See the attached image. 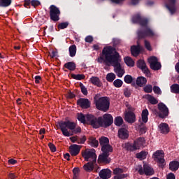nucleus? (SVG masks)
<instances>
[{
	"label": "nucleus",
	"instance_id": "9d476101",
	"mask_svg": "<svg viewBox=\"0 0 179 179\" xmlns=\"http://www.w3.org/2000/svg\"><path fill=\"white\" fill-rule=\"evenodd\" d=\"M94 115H86L85 116L82 113L78 114V121H80L83 124H85V122H89L92 127H93V124H94Z\"/></svg>",
	"mask_w": 179,
	"mask_h": 179
},
{
	"label": "nucleus",
	"instance_id": "3c124183",
	"mask_svg": "<svg viewBox=\"0 0 179 179\" xmlns=\"http://www.w3.org/2000/svg\"><path fill=\"white\" fill-rule=\"evenodd\" d=\"M40 1L38 0H32L31 1V4L32 6H34V8H36V6H38V5H40Z\"/></svg>",
	"mask_w": 179,
	"mask_h": 179
},
{
	"label": "nucleus",
	"instance_id": "052dcab7",
	"mask_svg": "<svg viewBox=\"0 0 179 179\" xmlns=\"http://www.w3.org/2000/svg\"><path fill=\"white\" fill-rule=\"evenodd\" d=\"M17 162V161H16L15 159H10L8 160V163L10 164H16Z\"/></svg>",
	"mask_w": 179,
	"mask_h": 179
},
{
	"label": "nucleus",
	"instance_id": "5701e85b",
	"mask_svg": "<svg viewBox=\"0 0 179 179\" xmlns=\"http://www.w3.org/2000/svg\"><path fill=\"white\" fill-rule=\"evenodd\" d=\"M94 167H96V162H89L86 164L84 165L83 168L85 171H87L88 173H90V171H93L94 169Z\"/></svg>",
	"mask_w": 179,
	"mask_h": 179
},
{
	"label": "nucleus",
	"instance_id": "0e129e2a",
	"mask_svg": "<svg viewBox=\"0 0 179 179\" xmlns=\"http://www.w3.org/2000/svg\"><path fill=\"white\" fill-rule=\"evenodd\" d=\"M113 3H121V2H124V0H110Z\"/></svg>",
	"mask_w": 179,
	"mask_h": 179
},
{
	"label": "nucleus",
	"instance_id": "37998d69",
	"mask_svg": "<svg viewBox=\"0 0 179 179\" xmlns=\"http://www.w3.org/2000/svg\"><path fill=\"white\" fill-rule=\"evenodd\" d=\"M123 122H124V120H122V117H117L115 119V124L117 127H121V125H122Z\"/></svg>",
	"mask_w": 179,
	"mask_h": 179
},
{
	"label": "nucleus",
	"instance_id": "c85d7f7f",
	"mask_svg": "<svg viewBox=\"0 0 179 179\" xmlns=\"http://www.w3.org/2000/svg\"><path fill=\"white\" fill-rule=\"evenodd\" d=\"M149 115V111L148 109H145L142 111L141 113V118L142 121L144 124H146L148 122V116Z\"/></svg>",
	"mask_w": 179,
	"mask_h": 179
},
{
	"label": "nucleus",
	"instance_id": "ddd939ff",
	"mask_svg": "<svg viewBox=\"0 0 179 179\" xmlns=\"http://www.w3.org/2000/svg\"><path fill=\"white\" fill-rule=\"evenodd\" d=\"M114 179H125L128 177V174L124 173V169L121 168H115L113 169Z\"/></svg>",
	"mask_w": 179,
	"mask_h": 179
},
{
	"label": "nucleus",
	"instance_id": "4468645a",
	"mask_svg": "<svg viewBox=\"0 0 179 179\" xmlns=\"http://www.w3.org/2000/svg\"><path fill=\"white\" fill-rule=\"evenodd\" d=\"M158 109L159 110V117L160 118H164L169 115V108L163 103L158 104Z\"/></svg>",
	"mask_w": 179,
	"mask_h": 179
},
{
	"label": "nucleus",
	"instance_id": "cd10ccee",
	"mask_svg": "<svg viewBox=\"0 0 179 179\" xmlns=\"http://www.w3.org/2000/svg\"><path fill=\"white\" fill-rule=\"evenodd\" d=\"M179 167V162L177 161H173L169 164V169L171 171H177Z\"/></svg>",
	"mask_w": 179,
	"mask_h": 179
},
{
	"label": "nucleus",
	"instance_id": "0eeeda50",
	"mask_svg": "<svg viewBox=\"0 0 179 179\" xmlns=\"http://www.w3.org/2000/svg\"><path fill=\"white\" fill-rule=\"evenodd\" d=\"M127 109L129 111H127L124 114V120L129 124H134L135 121H136V116L134 111H135V108H132L130 105H127Z\"/></svg>",
	"mask_w": 179,
	"mask_h": 179
},
{
	"label": "nucleus",
	"instance_id": "9b49d317",
	"mask_svg": "<svg viewBox=\"0 0 179 179\" xmlns=\"http://www.w3.org/2000/svg\"><path fill=\"white\" fill-rule=\"evenodd\" d=\"M59 15H61V11L55 5H51L50 6V19L54 22H58L59 20Z\"/></svg>",
	"mask_w": 179,
	"mask_h": 179
},
{
	"label": "nucleus",
	"instance_id": "6e6552de",
	"mask_svg": "<svg viewBox=\"0 0 179 179\" xmlns=\"http://www.w3.org/2000/svg\"><path fill=\"white\" fill-rule=\"evenodd\" d=\"M142 146H145V138H138L136 141H134V144H127V150H131L134 152V150H138V149H141Z\"/></svg>",
	"mask_w": 179,
	"mask_h": 179
},
{
	"label": "nucleus",
	"instance_id": "680f3d73",
	"mask_svg": "<svg viewBox=\"0 0 179 179\" xmlns=\"http://www.w3.org/2000/svg\"><path fill=\"white\" fill-rule=\"evenodd\" d=\"M40 80H41V77H40L39 76H36L35 77L36 83H40Z\"/></svg>",
	"mask_w": 179,
	"mask_h": 179
},
{
	"label": "nucleus",
	"instance_id": "f3484780",
	"mask_svg": "<svg viewBox=\"0 0 179 179\" xmlns=\"http://www.w3.org/2000/svg\"><path fill=\"white\" fill-rule=\"evenodd\" d=\"M77 103L81 108H89L90 107V101L87 99L80 98L77 101Z\"/></svg>",
	"mask_w": 179,
	"mask_h": 179
},
{
	"label": "nucleus",
	"instance_id": "c756f323",
	"mask_svg": "<svg viewBox=\"0 0 179 179\" xmlns=\"http://www.w3.org/2000/svg\"><path fill=\"white\" fill-rule=\"evenodd\" d=\"M110 141L107 137H101L99 139V145L101 146V148H103L104 146H106L107 145H110Z\"/></svg>",
	"mask_w": 179,
	"mask_h": 179
},
{
	"label": "nucleus",
	"instance_id": "20e7f679",
	"mask_svg": "<svg viewBox=\"0 0 179 179\" xmlns=\"http://www.w3.org/2000/svg\"><path fill=\"white\" fill-rule=\"evenodd\" d=\"M93 121V128H100V127L107 128V127H110V125L113 124V119L111 115L106 113L103 115V117H99L98 118L95 117Z\"/></svg>",
	"mask_w": 179,
	"mask_h": 179
},
{
	"label": "nucleus",
	"instance_id": "c03bdc74",
	"mask_svg": "<svg viewBox=\"0 0 179 179\" xmlns=\"http://www.w3.org/2000/svg\"><path fill=\"white\" fill-rule=\"evenodd\" d=\"M122 80H120V79H117L113 82V85L115 86V87H121V86H122Z\"/></svg>",
	"mask_w": 179,
	"mask_h": 179
},
{
	"label": "nucleus",
	"instance_id": "a18cd8bd",
	"mask_svg": "<svg viewBox=\"0 0 179 179\" xmlns=\"http://www.w3.org/2000/svg\"><path fill=\"white\" fill-rule=\"evenodd\" d=\"M133 80H134V78L130 75H127L124 77V82H125V83H128V84L132 83Z\"/></svg>",
	"mask_w": 179,
	"mask_h": 179
},
{
	"label": "nucleus",
	"instance_id": "c9c22d12",
	"mask_svg": "<svg viewBox=\"0 0 179 179\" xmlns=\"http://www.w3.org/2000/svg\"><path fill=\"white\" fill-rule=\"evenodd\" d=\"M124 62L127 66H134L135 65V62L129 57L124 58Z\"/></svg>",
	"mask_w": 179,
	"mask_h": 179
},
{
	"label": "nucleus",
	"instance_id": "7ed1b4c3",
	"mask_svg": "<svg viewBox=\"0 0 179 179\" xmlns=\"http://www.w3.org/2000/svg\"><path fill=\"white\" fill-rule=\"evenodd\" d=\"M58 124L64 136H72L81 131L80 127L76 128V124L71 121H61Z\"/></svg>",
	"mask_w": 179,
	"mask_h": 179
},
{
	"label": "nucleus",
	"instance_id": "4d7b16f0",
	"mask_svg": "<svg viewBox=\"0 0 179 179\" xmlns=\"http://www.w3.org/2000/svg\"><path fill=\"white\" fill-rule=\"evenodd\" d=\"M86 43H92L93 41V36H88L85 38Z\"/></svg>",
	"mask_w": 179,
	"mask_h": 179
},
{
	"label": "nucleus",
	"instance_id": "f704fd0d",
	"mask_svg": "<svg viewBox=\"0 0 179 179\" xmlns=\"http://www.w3.org/2000/svg\"><path fill=\"white\" fill-rule=\"evenodd\" d=\"M12 3V0H0V7L8 8Z\"/></svg>",
	"mask_w": 179,
	"mask_h": 179
},
{
	"label": "nucleus",
	"instance_id": "39448f33",
	"mask_svg": "<svg viewBox=\"0 0 179 179\" xmlns=\"http://www.w3.org/2000/svg\"><path fill=\"white\" fill-rule=\"evenodd\" d=\"M94 103L97 110H99L100 111L106 113L108 111V108H110V99L107 96H102L100 98L95 96Z\"/></svg>",
	"mask_w": 179,
	"mask_h": 179
},
{
	"label": "nucleus",
	"instance_id": "774afa93",
	"mask_svg": "<svg viewBox=\"0 0 179 179\" xmlns=\"http://www.w3.org/2000/svg\"><path fill=\"white\" fill-rule=\"evenodd\" d=\"M175 68L176 71L179 73V62L176 64Z\"/></svg>",
	"mask_w": 179,
	"mask_h": 179
},
{
	"label": "nucleus",
	"instance_id": "a211bd4d",
	"mask_svg": "<svg viewBox=\"0 0 179 179\" xmlns=\"http://www.w3.org/2000/svg\"><path fill=\"white\" fill-rule=\"evenodd\" d=\"M80 145L73 144L69 147V150L71 156H78L80 152Z\"/></svg>",
	"mask_w": 179,
	"mask_h": 179
},
{
	"label": "nucleus",
	"instance_id": "79ce46f5",
	"mask_svg": "<svg viewBox=\"0 0 179 179\" xmlns=\"http://www.w3.org/2000/svg\"><path fill=\"white\" fill-rule=\"evenodd\" d=\"M71 78L76 79V80H82L85 78L83 74H71Z\"/></svg>",
	"mask_w": 179,
	"mask_h": 179
},
{
	"label": "nucleus",
	"instance_id": "4c0bfd02",
	"mask_svg": "<svg viewBox=\"0 0 179 179\" xmlns=\"http://www.w3.org/2000/svg\"><path fill=\"white\" fill-rule=\"evenodd\" d=\"M171 93H176L179 94V85L173 84L171 86Z\"/></svg>",
	"mask_w": 179,
	"mask_h": 179
},
{
	"label": "nucleus",
	"instance_id": "393cba45",
	"mask_svg": "<svg viewBox=\"0 0 179 179\" xmlns=\"http://www.w3.org/2000/svg\"><path fill=\"white\" fill-rule=\"evenodd\" d=\"M141 49L142 46H141L139 44H138L137 46H132L131 48L132 55H134V57H138V55H139V52H141Z\"/></svg>",
	"mask_w": 179,
	"mask_h": 179
},
{
	"label": "nucleus",
	"instance_id": "603ef678",
	"mask_svg": "<svg viewBox=\"0 0 179 179\" xmlns=\"http://www.w3.org/2000/svg\"><path fill=\"white\" fill-rule=\"evenodd\" d=\"M48 146H49L51 152H56L57 151V148H55V145L54 144H52V143H49Z\"/></svg>",
	"mask_w": 179,
	"mask_h": 179
},
{
	"label": "nucleus",
	"instance_id": "b1692460",
	"mask_svg": "<svg viewBox=\"0 0 179 179\" xmlns=\"http://www.w3.org/2000/svg\"><path fill=\"white\" fill-rule=\"evenodd\" d=\"M136 83L139 87H143L148 83V80L145 77L140 76L137 78Z\"/></svg>",
	"mask_w": 179,
	"mask_h": 179
},
{
	"label": "nucleus",
	"instance_id": "e433bc0d",
	"mask_svg": "<svg viewBox=\"0 0 179 179\" xmlns=\"http://www.w3.org/2000/svg\"><path fill=\"white\" fill-rule=\"evenodd\" d=\"M70 57H75L76 55V45H72L69 48Z\"/></svg>",
	"mask_w": 179,
	"mask_h": 179
},
{
	"label": "nucleus",
	"instance_id": "72a5a7b5",
	"mask_svg": "<svg viewBox=\"0 0 179 179\" xmlns=\"http://www.w3.org/2000/svg\"><path fill=\"white\" fill-rule=\"evenodd\" d=\"M65 68L69 71H75L76 69V64L73 62H68L64 64Z\"/></svg>",
	"mask_w": 179,
	"mask_h": 179
},
{
	"label": "nucleus",
	"instance_id": "de8ad7c7",
	"mask_svg": "<svg viewBox=\"0 0 179 179\" xmlns=\"http://www.w3.org/2000/svg\"><path fill=\"white\" fill-rule=\"evenodd\" d=\"M69 23L68 22H63V23H60L58 25V28L60 29L61 30L64 29H66V27H68Z\"/></svg>",
	"mask_w": 179,
	"mask_h": 179
},
{
	"label": "nucleus",
	"instance_id": "13d9d810",
	"mask_svg": "<svg viewBox=\"0 0 179 179\" xmlns=\"http://www.w3.org/2000/svg\"><path fill=\"white\" fill-rule=\"evenodd\" d=\"M166 179H176V176L173 173H170L167 175Z\"/></svg>",
	"mask_w": 179,
	"mask_h": 179
},
{
	"label": "nucleus",
	"instance_id": "ea45409f",
	"mask_svg": "<svg viewBox=\"0 0 179 179\" xmlns=\"http://www.w3.org/2000/svg\"><path fill=\"white\" fill-rule=\"evenodd\" d=\"M145 93H152L153 92V86L152 85H147L143 87Z\"/></svg>",
	"mask_w": 179,
	"mask_h": 179
},
{
	"label": "nucleus",
	"instance_id": "1a4fd4ad",
	"mask_svg": "<svg viewBox=\"0 0 179 179\" xmlns=\"http://www.w3.org/2000/svg\"><path fill=\"white\" fill-rule=\"evenodd\" d=\"M137 171L141 176L143 174H145V176H153L155 174L153 169L148 164L143 165V169H142V165H138L137 166Z\"/></svg>",
	"mask_w": 179,
	"mask_h": 179
},
{
	"label": "nucleus",
	"instance_id": "8fccbe9b",
	"mask_svg": "<svg viewBox=\"0 0 179 179\" xmlns=\"http://www.w3.org/2000/svg\"><path fill=\"white\" fill-rule=\"evenodd\" d=\"M79 171H80L79 168H74L73 169V177H79Z\"/></svg>",
	"mask_w": 179,
	"mask_h": 179
},
{
	"label": "nucleus",
	"instance_id": "bb28decb",
	"mask_svg": "<svg viewBox=\"0 0 179 179\" xmlns=\"http://www.w3.org/2000/svg\"><path fill=\"white\" fill-rule=\"evenodd\" d=\"M101 151L103 153L110 155V153L113 152V147L110 144H108L107 145L101 147Z\"/></svg>",
	"mask_w": 179,
	"mask_h": 179
},
{
	"label": "nucleus",
	"instance_id": "412c9836",
	"mask_svg": "<svg viewBox=\"0 0 179 179\" xmlns=\"http://www.w3.org/2000/svg\"><path fill=\"white\" fill-rule=\"evenodd\" d=\"M110 156V154H106L104 152H103L101 155H100L99 156V162H100V163H105L106 164L110 163V159L108 157Z\"/></svg>",
	"mask_w": 179,
	"mask_h": 179
},
{
	"label": "nucleus",
	"instance_id": "5fc2aeb1",
	"mask_svg": "<svg viewBox=\"0 0 179 179\" xmlns=\"http://www.w3.org/2000/svg\"><path fill=\"white\" fill-rule=\"evenodd\" d=\"M81 92L85 96H87V89L83 85L81 86Z\"/></svg>",
	"mask_w": 179,
	"mask_h": 179
},
{
	"label": "nucleus",
	"instance_id": "6ab92c4d",
	"mask_svg": "<svg viewBox=\"0 0 179 179\" xmlns=\"http://www.w3.org/2000/svg\"><path fill=\"white\" fill-rule=\"evenodd\" d=\"M99 176L100 178L108 179V178H110V177H111V171L108 169H102L99 173Z\"/></svg>",
	"mask_w": 179,
	"mask_h": 179
},
{
	"label": "nucleus",
	"instance_id": "69168bd1",
	"mask_svg": "<svg viewBox=\"0 0 179 179\" xmlns=\"http://www.w3.org/2000/svg\"><path fill=\"white\" fill-rule=\"evenodd\" d=\"M40 135H44L45 134V129H41L39 131Z\"/></svg>",
	"mask_w": 179,
	"mask_h": 179
},
{
	"label": "nucleus",
	"instance_id": "f257e3e1",
	"mask_svg": "<svg viewBox=\"0 0 179 179\" xmlns=\"http://www.w3.org/2000/svg\"><path fill=\"white\" fill-rule=\"evenodd\" d=\"M96 61L99 64H105V65L114 66V71L118 78L124 76L125 71L121 66V57L113 47L108 46L104 48Z\"/></svg>",
	"mask_w": 179,
	"mask_h": 179
},
{
	"label": "nucleus",
	"instance_id": "2eb2a0df",
	"mask_svg": "<svg viewBox=\"0 0 179 179\" xmlns=\"http://www.w3.org/2000/svg\"><path fill=\"white\" fill-rule=\"evenodd\" d=\"M154 160L157 163L163 164L164 163V152L163 150H157L153 154Z\"/></svg>",
	"mask_w": 179,
	"mask_h": 179
},
{
	"label": "nucleus",
	"instance_id": "423d86ee",
	"mask_svg": "<svg viewBox=\"0 0 179 179\" xmlns=\"http://www.w3.org/2000/svg\"><path fill=\"white\" fill-rule=\"evenodd\" d=\"M82 155L86 162L96 163L97 156L96 155V150L94 149H87L83 152Z\"/></svg>",
	"mask_w": 179,
	"mask_h": 179
},
{
	"label": "nucleus",
	"instance_id": "dca6fc26",
	"mask_svg": "<svg viewBox=\"0 0 179 179\" xmlns=\"http://www.w3.org/2000/svg\"><path fill=\"white\" fill-rule=\"evenodd\" d=\"M138 68L142 70L144 73H145L146 76H150V71H149V69L146 66V63L143 60H138L137 62Z\"/></svg>",
	"mask_w": 179,
	"mask_h": 179
},
{
	"label": "nucleus",
	"instance_id": "2f4dec72",
	"mask_svg": "<svg viewBox=\"0 0 179 179\" xmlns=\"http://www.w3.org/2000/svg\"><path fill=\"white\" fill-rule=\"evenodd\" d=\"M89 143L92 148H97V146H99V141L94 137L90 138Z\"/></svg>",
	"mask_w": 179,
	"mask_h": 179
},
{
	"label": "nucleus",
	"instance_id": "6e6d98bb",
	"mask_svg": "<svg viewBox=\"0 0 179 179\" xmlns=\"http://www.w3.org/2000/svg\"><path fill=\"white\" fill-rule=\"evenodd\" d=\"M58 55V52L52 50L50 53V56L51 57V58H55V57H57Z\"/></svg>",
	"mask_w": 179,
	"mask_h": 179
},
{
	"label": "nucleus",
	"instance_id": "bf43d9fd",
	"mask_svg": "<svg viewBox=\"0 0 179 179\" xmlns=\"http://www.w3.org/2000/svg\"><path fill=\"white\" fill-rule=\"evenodd\" d=\"M70 140L71 141V142H73V143H75V142H78V136H73L70 138Z\"/></svg>",
	"mask_w": 179,
	"mask_h": 179
},
{
	"label": "nucleus",
	"instance_id": "58836bf2",
	"mask_svg": "<svg viewBox=\"0 0 179 179\" xmlns=\"http://www.w3.org/2000/svg\"><path fill=\"white\" fill-rule=\"evenodd\" d=\"M147 155H148V153L146 152L142 151L140 153L136 154V158L143 160V159H146Z\"/></svg>",
	"mask_w": 179,
	"mask_h": 179
},
{
	"label": "nucleus",
	"instance_id": "473e14b6",
	"mask_svg": "<svg viewBox=\"0 0 179 179\" xmlns=\"http://www.w3.org/2000/svg\"><path fill=\"white\" fill-rule=\"evenodd\" d=\"M145 99H147L151 104H157V103H159L157 99L150 94L145 95Z\"/></svg>",
	"mask_w": 179,
	"mask_h": 179
},
{
	"label": "nucleus",
	"instance_id": "a19ab883",
	"mask_svg": "<svg viewBox=\"0 0 179 179\" xmlns=\"http://www.w3.org/2000/svg\"><path fill=\"white\" fill-rule=\"evenodd\" d=\"M114 79H115V74L114 73H109L106 76V80L108 82H113Z\"/></svg>",
	"mask_w": 179,
	"mask_h": 179
},
{
	"label": "nucleus",
	"instance_id": "aec40b11",
	"mask_svg": "<svg viewBox=\"0 0 179 179\" xmlns=\"http://www.w3.org/2000/svg\"><path fill=\"white\" fill-rule=\"evenodd\" d=\"M117 135L120 139H127L129 136V133L126 128H121L119 129Z\"/></svg>",
	"mask_w": 179,
	"mask_h": 179
},
{
	"label": "nucleus",
	"instance_id": "09e8293b",
	"mask_svg": "<svg viewBox=\"0 0 179 179\" xmlns=\"http://www.w3.org/2000/svg\"><path fill=\"white\" fill-rule=\"evenodd\" d=\"M153 92L155 94H162V90L158 86L153 87Z\"/></svg>",
	"mask_w": 179,
	"mask_h": 179
},
{
	"label": "nucleus",
	"instance_id": "338daca9",
	"mask_svg": "<svg viewBox=\"0 0 179 179\" xmlns=\"http://www.w3.org/2000/svg\"><path fill=\"white\" fill-rule=\"evenodd\" d=\"M9 178H10V179L16 178V175H15V173H10Z\"/></svg>",
	"mask_w": 179,
	"mask_h": 179
},
{
	"label": "nucleus",
	"instance_id": "f03ea898",
	"mask_svg": "<svg viewBox=\"0 0 179 179\" xmlns=\"http://www.w3.org/2000/svg\"><path fill=\"white\" fill-rule=\"evenodd\" d=\"M133 23H139L140 26L144 27V29L138 30L137 32L138 38H146V37H157V34L155 33L152 29L148 27V20L145 18L141 17V15L137 14L132 17Z\"/></svg>",
	"mask_w": 179,
	"mask_h": 179
},
{
	"label": "nucleus",
	"instance_id": "a878e982",
	"mask_svg": "<svg viewBox=\"0 0 179 179\" xmlns=\"http://www.w3.org/2000/svg\"><path fill=\"white\" fill-rule=\"evenodd\" d=\"M159 129L161 134H169L170 129L169 128V124L166 123H161L159 125Z\"/></svg>",
	"mask_w": 179,
	"mask_h": 179
},
{
	"label": "nucleus",
	"instance_id": "49530a36",
	"mask_svg": "<svg viewBox=\"0 0 179 179\" xmlns=\"http://www.w3.org/2000/svg\"><path fill=\"white\" fill-rule=\"evenodd\" d=\"M144 45H145V48L148 51H152V45H150V42L148 41L147 40H145Z\"/></svg>",
	"mask_w": 179,
	"mask_h": 179
},
{
	"label": "nucleus",
	"instance_id": "864d4df0",
	"mask_svg": "<svg viewBox=\"0 0 179 179\" xmlns=\"http://www.w3.org/2000/svg\"><path fill=\"white\" fill-rule=\"evenodd\" d=\"M124 94L125 97H129L131 96V90H129L128 89H125L124 90Z\"/></svg>",
	"mask_w": 179,
	"mask_h": 179
},
{
	"label": "nucleus",
	"instance_id": "7c9ffc66",
	"mask_svg": "<svg viewBox=\"0 0 179 179\" xmlns=\"http://www.w3.org/2000/svg\"><path fill=\"white\" fill-rule=\"evenodd\" d=\"M90 80L92 85L98 86V87L101 86V83L100 82V79L98 77H92Z\"/></svg>",
	"mask_w": 179,
	"mask_h": 179
},
{
	"label": "nucleus",
	"instance_id": "e2e57ef3",
	"mask_svg": "<svg viewBox=\"0 0 179 179\" xmlns=\"http://www.w3.org/2000/svg\"><path fill=\"white\" fill-rule=\"evenodd\" d=\"M141 134H146V127H143L140 129Z\"/></svg>",
	"mask_w": 179,
	"mask_h": 179
},
{
	"label": "nucleus",
	"instance_id": "f8f14e48",
	"mask_svg": "<svg viewBox=\"0 0 179 179\" xmlns=\"http://www.w3.org/2000/svg\"><path fill=\"white\" fill-rule=\"evenodd\" d=\"M148 63L150 64L151 69H153V71H159V69H162V64L159 62L157 57L155 56L148 58Z\"/></svg>",
	"mask_w": 179,
	"mask_h": 179
},
{
	"label": "nucleus",
	"instance_id": "4be33fe9",
	"mask_svg": "<svg viewBox=\"0 0 179 179\" xmlns=\"http://www.w3.org/2000/svg\"><path fill=\"white\" fill-rule=\"evenodd\" d=\"M169 3L166 4V8L169 10L171 15H173L176 13V0H169Z\"/></svg>",
	"mask_w": 179,
	"mask_h": 179
}]
</instances>
